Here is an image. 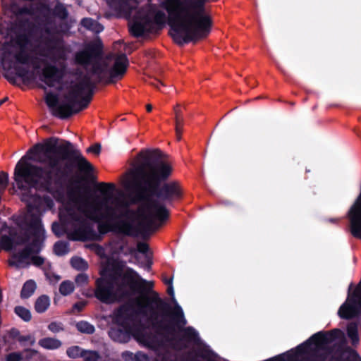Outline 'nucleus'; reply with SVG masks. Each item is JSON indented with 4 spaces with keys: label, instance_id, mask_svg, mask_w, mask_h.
Listing matches in <instances>:
<instances>
[{
    "label": "nucleus",
    "instance_id": "1",
    "mask_svg": "<svg viewBox=\"0 0 361 361\" xmlns=\"http://www.w3.org/2000/svg\"><path fill=\"white\" fill-rule=\"evenodd\" d=\"M72 147L71 142L51 139L44 145H36V160L47 164L44 169L33 166L20 160L17 164L14 178L18 188L28 186L51 192L60 173L68 168V152Z\"/></svg>",
    "mask_w": 361,
    "mask_h": 361
},
{
    "label": "nucleus",
    "instance_id": "2",
    "mask_svg": "<svg viewBox=\"0 0 361 361\" xmlns=\"http://www.w3.org/2000/svg\"><path fill=\"white\" fill-rule=\"evenodd\" d=\"M171 35L178 43L209 35L212 25L204 6L195 0H166Z\"/></svg>",
    "mask_w": 361,
    "mask_h": 361
},
{
    "label": "nucleus",
    "instance_id": "3",
    "mask_svg": "<svg viewBox=\"0 0 361 361\" xmlns=\"http://www.w3.org/2000/svg\"><path fill=\"white\" fill-rule=\"evenodd\" d=\"M114 185L111 183H101L99 190L103 195L99 204H89L84 199H78L75 202L78 212V222L85 225V220L90 219L99 223V228L102 232L115 231L128 233L129 226L121 222L119 218L125 214L129 202L123 196L112 197L111 192Z\"/></svg>",
    "mask_w": 361,
    "mask_h": 361
},
{
    "label": "nucleus",
    "instance_id": "4",
    "mask_svg": "<svg viewBox=\"0 0 361 361\" xmlns=\"http://www.w3.org/2000/svg\"><path fill=\"white\" fill-rule=\"evenodd\" d=\"M171 171V165L159 159L157 151L142 152L138 157L137 169L127 174L123 185L128 190H153Z\"/></svg>",
    "mask_w": 361,
    "mask_h": 361
},
{
    "label": "nucleus",
    "instance_id": "5",
    "mask_svg": "<svg viewBox=\"0 0 361 361\" xmlns=\"http://www.w3.org/2000/svg\"><path fill=\"white\" fill-rule=\"evenodd\" d=\"M90 86V81L87 78L77 80L72 82L67 87L64 102L58 104L57 97L52 94L47 95L46 102L51 109L54 114L62 118L68 116L73 113L78 112L87 106L88 102L82 105L80 108H75L79 99L84 94L89 92Z\"/></svg>",
    "mask_w": 361,
    "mask_h": 361
},
{
    "label": "nucleus",
    "instance_id": "6",
    "mask_svg": "<svg viewBox=\"0 0 361 361\" xmlns=\"http://www.w3.org/2000/svg\"><path fill=\"white\" fill-rule=\"evenodd\" d=\"M123 280L126 284L123 286L111 283L105 279L99 280L96 291L97 298L105 302H112L120 298L126 289L133 290L137 287L143 286L146 283L132 269L126 270Z\"/></svg>",
    "mask_w": 361,
    "mask_h": 361
},
{
    "label": "nucleus",
    "instance_id": "7",
    "mask_svg": "<svg viewBox=\"0 0 361 361\" xmlns=\"http://www.w3.org/2000/svg\"><path fill=\"white\" fill-rule=\"evenodd\" d=\"M28 211L25 215V221L29 224L31 229L35 232L36 243L34 245L33 252H37L44 238V230L39 221V214L47 207H51L52 202L50 200H42L39 197L27 200Z\"/></svg>",
    "mask_w": 361,
    "mask_h": 361
},
{
    "label": "nucleus",
    "instance_id": "8",
    "mask_svg": "<svg viewBox=\"0 0 361 361\" xmlns=\"http://www.w3.org/2000/svg\"><path fill=\"white\" fill-rule=\"evenodd\" d=\"M137 216L143 221L151 222L153 220L163 221L167 219L169 212L165 206L158 200L150 199L145 200L141 204Z\"/></svg>",
    "mask_w": 361,
    "mask_h": 361
},
{
    "label": "nucleus",
    "instance_id": "9",
    "mask_svg": "<svg viewBox=\"0 0 361 361\" xmlns=\"http://www.w3.org/2000/svg\"><path fill=\"white\" fill-rule=\"evenodd\" d=\"M127 65L128 60L126 55L121 54L114 59L111 67H109L104 62L94 69V73L98 75L99 78H107L109 82H112L124 75Z\"/></svg>",
    "mask_w": 361,
    "mask_h": 361
},
{
    "label": "nucleus",
    "instance_id": "10",
    "mask_svg": "<svg viewBox=\"0 0 361 361\" xmlns=\"http://www.w3.org/2000/svg\"><path fill=\"white\" fill-rule=\"evenodd\" d=\"M64 71L54 66L47 65L42 70L41 80L48 86L54 87L60 82L63 78Z\"/></svg>",
    "mask_w": 361,
    "mask_h": 361
},
{
    "label": "nucleus",
    "instance_id": "11",
    "mask_svg": "<svg viewBox=\"0 0 361 361\" xmlns=\"http://www.w3.org/2000/svg\"><path fill=\"white\" fill-rule=\"evenodd\" d=\"M30 260L36 266L42 265L44 261L42 257L33 255L32 250L30 249H26L21 253H15L13 261L11 264H15L16 267H21L23 264H29Z\"/></svg>",
    "mask_w": 361,
    "mask_h": 361
},
{
    "label": "nucleus",
    "instance_id": "12",
    "mask_svg": "<svg viewBox=\"0 0 361 361\" xmlns=\"http://www.w3.org/2000/svg\"><path fill=\"white\" fill-rule=\"evenodd\" d=\"M359 312L355 297L348 295L346 301L340 307L338 315L343 319H350L355 317Z\"/></svg>",
    "mask_w": 361,
    "mask_h": 361
},
{
    "label": "nucleus",
    "instance_id": "13",
    "mask_svg": "<svg viewBox=\"0 0 361 361\" xmlns=\"http://www.w3.org/2000/svg\"><path fill=\"white\" fill-rule=\"evenodd\" d=\"M181 194L180 187L175 183L164 185L159 190L157 198L159 200H169L179 197Z\"/></svg>",
    "mask_w": 361,
    "mask_h": 361
},
{
    "label": "nucleus",
    "instance_id": "14",
    "mask_svg": "<svg viewBox=\"0 0 361 361\" xmlns=\"http://www.w3.org/2000/svg\"><path fill=\"white\" fill-rule=\"evenodd\" d=\"M49 306L50 298L47 295H42L36 300L35 307L36 312L43 313L47 310Z\"/></svg>",
    "mask_w": 361,
    "mask_h": 361
},
{
    "label": "nucleus",
    "instance_id": "15",
    "mask_svg": "<svg viewBox=\"0 0 361 361\" xmlns=\"http://www.w3.org/2000/svg\"><path fill=\"white\" fill-rule=\"evenodd\" d=\"M39 345L48 350H54L61 345V342L54 338H44L39 341Z\"/></svg>",
    "mask_w": 361,
    "mask_h": 361
},
{
    "label": "nucleus",
    "instance_id": "16",
    "mask_svg": "<svg viewBox=\"0 0 361 361\" xmlns=\"http://www.w3.org/2000/svg\"><path fill=\"white\" fill-rule=\"evenodd\" d=\"M20 242L21 240L18 238H10L6 236L3 237L1 240L2 247L8 251L16 250L17 245Z\"/></svg>",
    "mask_w": 361,
    "mask_h": 361
},
{
    "label": "nucleus",
    "instance_id": "17",
    "mask_svg": "<svg viewBox=\"0 0 361 361\" xmlns=\"http://www.w3.org/2000/svg\"><path fill=\"white\" fill-rule=\"evenodd\" d=\"M75 159L80 171L88 172L92 169L90 163L80 152L76 154Z\"/></svg>",
    "mask_w": 361,
    "mask_h": 361
},
{
    "label": "nucleus",
    "instance_id": "18",
    "mask_svg": "<svg viewBox=\"0 0 361 361\" xmlns=\"http://www.w3.org/2000/svg\"><path fill=\"white\" fill-rule=\"evenodd\" d=\"M93 56V53L88 48L79 52L76 56V60L80 64H87L89 63Z\"/></svg>",
    "mask_w": 361,
    "mask_h": 361
},
{
    "label": "nucleus",
    "instance_id": "19",
    "mask_svg": "<svg viewBox=\"0 0 361 361\" xmlns=\"http://www.w3.org/2000/svg\"><path fill=\"white\" fill-rule=\"evenodd\" d=\"M137 307L144 313L147 314V311L149 308H151L152 301L145 295H142L138 297L136 301Z\"/></svg>",
    "mask_w": 361,
    "mask_h": 361
},
{
    "label": "nucleus",
    "instance_id": "20",
    "mask_svg": "<svg viewBox=\"0 0 361 361\" xmlns=\"http://www.w3.org/2000/svg\"><path fill=\"white\" fill-rule=\"evenodd\" d=\"M35 289L36 283L35 281L30 280L24 284L21 291V296L23 298H27L33 294Z\"/></svg>",
    "mask_w": 361,
    "mask_h": 361
},
{
    "label": "nucleus",
    "instance_id": "21",
    "mask_svg": "<svg viewBox=\"0 0 361 361\" xmlns=\"http://www.w3.org/2000/svg\"><path fill=\"white\" fill-rule=\"evenodd\" d=\"M74 290V283L71 281H64L60 284L59 286V292L64 296L71 294Z\"/></svg>",
    "mask_w": 361,
    "mask_h": 361
},
{
    "label": "nucleus",
    "instance_id": "22",
    "mask_svg": "<svg viewBox=\"0 0 361 361\" xmlns=\"http://www.w3.org/2000/svg\"><path fill=\"white\" fill-rule=\"evenodd\" d=\"M128 335V331H118L112 329L109 331V336L114 340L118 342H125Z\"/></svg>",
    "mask_w": 361,
    "mask_h": 361
},
{
    "label": "nucleus",
    "instance_id": "23",
    "mask_svg": "<svg viewBox=\"0 0 361 361\" xmlns=\"http://www.w3.org/2000/svg\"><path fill=\"white\" fill-rule=\"evenodd\" d=\"M82 24L84 27L89 30L99 32L102 30V27L94 20L90 18H85L82 20Z\"/></svg>",
    "mask_w": 361,
    "mask_h": 361
},
{
    "label": "nucleus",
    "instance_id": "24",
    "mask_svg": "<svg viewBox=\"0 0 361 361\" xmlns=\"http://www.w3.org/2000/svg\"><path fill=\"white\" fill-rule=\"evenodd\" d=\"M175 130L178 140H180L184 120L183 116H175Z\"/></svg>",
    "mask_w": 361,
    "mask_h": 361
},
{
    "label": "nucleus",
    "instance_id": "25",
    "mask_svg": "<svg viewBox=\"0 0 361 361\" xmlns=\"http://www.w3.org/2000/svg\"><path fill=\"white\" fill-rule=\"evenodd\" d=\"M71 264L76 269H85L87 268V263L79 257H73L71 259Z\"/></svg>",
    "mask_w": 361,
    "mask_h": 361
},
{
    "label": "nucleus",
    "instance_id": "26",
    "mask_svg": "<svg viewBox=\"0 0 361 361\" xmlns=\"http://www.w3.org/2000/svg\"><path fill=\"white\" fill-rule=\"evenodd\" d=\"M68 252V247L66 243L58 242L54 245V252L57 255H63Z\"/></svg>",
    "mask_w": 361,
    "mask_h": 361
},
{
    "label": "nucleus",
    "instance_id": "27",
    "mask_svg": "<svg viewBox=\"0 0 361 361\" xmlns=\"http://www.w3.org/2000/svg\"><path fill=\"white\" fill-rule=\"evenodd\" d=\"M15 312L23 320L29 321L31 319V314L30 311L23 307H16L15 308Z\"/></svg>",
    "mask_w": 361,
    "mask_h": 361
},
{
    "label": "nucleus",
    "instance_id": "28",
    "mask_svg": "<svg viewBox=\"0 0 361 361\" xmlns=\"http://www.w3.org/2000/svg\"><path fill=\"white\" fill-rule=\"evenodd\" d=\"M77 329L83 333L91 334L94 331V326L87 322H80L77 324Z\"/></svg>",
    "mask_w": 361,
    "mask_h": 361
},
{
    "label": "nucleus",
    "instance_id": "29",
    "mask_svg": "<svg viewBox=\"0 0 361 361\" xmlns=\"http://www.w3.org/2000/svg\"><path fill=\"white\" fill-rule=\"evenodd\" d=\"M145 30V27L137 20H136L131 26V30L136 36L142 35Z\"/></svg>",
    "mask_w": 361,
    "mask_h": 361
},
{
    "label": "nucleus",
    "instance_id": "30",
    "mask_svg": "<svg viewBox=\"0 0 361 361\" xmlns=\"http://www.w3.org/2000/svg\"><path fill=\"white\" fill-rule=\"evenodd\" d=\"M348 336L352 339L353 343L357 342L358 341L357 328L355 324H350L348 326Z\"/></svg>",
    "mask_w": 361,
    "mask_h": 361
},
{
    "label": "nucleus",
    "instance_id": "31",
    "mask_svg": "<svg viewBox=\"0 0 361 361\" xmlns=\"http://www.w3.org/2000/svg\"><path fill=\"white\" fill-rule=\"evenodd\" d=\"M68 355L71 358H77L82 356V350L78 346L71 347L67 350Z\"/></svg>",
    "mask_w": 361,
    "mask_h": 361
},
{
    "label": "nucleus",
    "instance_id": "32",
    "mask_svg": "<svg viewBox=\"0 0 361 361\" xmlns=\"http://www.w3.org/2000/svg\"><path fill=\"white\" fill-rule=\"evenodd\" d=\"M16 62L19 63H27L29 61V56L25 51H20L14 55Z\"/></svg>",
    "mask_w": 361,
    "mask_h": 361
},
{
    "label": "nucleus",
    "instance_id": "33",
    "mask_svg": "<svg viewBox=\"0 0 361 361\" xmlns=\"http://www.w3.org/2000/svg\"><path fill=\"white\" fill-rule=\"evenodd\" d=\"M102 264H106V267H104L102 270H101V274L102 275V277H106V276L109 275V274L113 271L114 269V266L110 264V263L108 262V260L106 259H102Z\"/></svg>",
    "mask_w": 361,
    "mask_h": 361
},
{
    "label": "nucleus",
    "instance_id": "34",
    "mask_svg": "<svg viewBox=\"0 0 361 361\" xmlns=\"http://www.w3.org/2000/svg\"><path fill=\"white\" fill-rule=\"evenodd\" d=\"M85 306V302H79L74 304L72 307L71 312L73 314H77L80 312Z\"/></svg>",
    "mask_w": 361,
    "mask_h": 361
},
{
    "label": "nucleus",
    "instance_id": "35",
    "mask_svg": "<svg viewBox=\"0 0 361 361\" xmlns=\"http://www.w3.org/2000/svg\"><path fill=\"white\" fill-rule=\"evenodd\" d=\"M88 280V277L87 275L81 274L76 276L75 278V283L78 286H82L85 283H87Z\"/></svg>",
    "mask_w": 361,
    "mask_h": 361
},
{
    "label": "nucleus",
    "instance_id": "36",
    "mask_svg": "<svg viewBox=\"0 0 361 361\" xmlns=\"http://www.w3.org/2000/svg\"><path fill=\"white\" fill-rule=\"evenodd\" d=\"M101 151V145L99 144H94V145L90 147L87 152L90 153L94 154L96 155H98L100 153Z\"/></svg>",
    "mask_w": 361,
    "mask_h": 361
},
{
    "label": "nucleus",
    "instance_id": "37",
    "mask_svg": "<svg viewBox=\"0 0 361 361\" xmlns=\"http://www.w3.org/2000/svg\"><path fill=\"white\" fill-rule=\"evenodd\" d=\"M22 360V356L20 353H13L9 354L7 356V361H20Z\"/></svg>",
    "mask_w": 361,
    "mask_h": 361
},
{
    "label": "nucleus",
    "instance_id": "38",
    "mask_svg": "<svg viewBox=\"0 0 361 361\" xmlns=\"http://www.w3.org/2000/svg\"><path fill=\"white\" fill-rule=\"evenodd\" d=\"M322 340H323L322 335L320 334H317L311 337V338L310 339V342L314 343L316 345H318L320 344V343Z\"/></svg>",
    "mask_w": 361,
    "mask_h": 361
},
{
    "label": "nucleus",
    "instance_id": "39",
    "mask_svg": "<svg viewBox=\"0 0 361 361\" xmlns=\"http://www.w3.org/2000/svg\"><path fill=\"white\" fill-rule=\"evenodd\" d=\"M49 329L53 332H57L61 329L60 324L52 322L49 325Z\"/></svg>",
    "mask_w": 361,
    "mask_h": 361
},
{
    "label": "nucleus",
    "instance_id": "40",
    "mask_svg": "<svg viewBox=\"0 0 361 361\" xmlns=\"http://www.w3.org/2000/svg\"><path fill=\"white\" fill-rule=\"evenodd\" d=\"M137 250L140 252L145 253L148 250V245L145 243H140L137 244Z\"/></svg>",
    "mask_w": 361,
    "mask_h": 361
},
{
    "label": "nucleus",
    "instance_id": "41",
    "mask_svg": "<svg viewBox=\"0 0 361 361\" xmlns=\"http://www.w3.org/2000/svg\"><path fill=\"white\" fill-rule=\"evenodd\" d=\"M8 181L7 174H2L0 176V185L6 187Z\"/></svg>",
    "mask_w": 361,
    "mask_h": 361
},
{
    "label": "nucleus",
    "instance_id": "42",
    "mask_svg": "<svg viewBox=\"0 0 361 361\" xmlns=\"http://www.w3.org/2000/svg\"><path fill=\"white\" fill-rule=\"evenodd\" d=\"M288 359V355H281V356L276 357L272 358V359H271L269 360H267V361H286Z\"/></svg>",
    "mask_w": 361,
    "mask_h": 361
},
{
    "label": "nucleus",
    "instance_id": "43",
    "mask_svg": "<svg viewBox=\"0 0 361 361\" xmlns=\"http://www.w3.org/2000/svg\"><path fill=\"white\" fill-rule=\"evenodd\" d=\"M84 356L85 357V359H93L95 360L97 358V355L95 353L93 352H88L86 353Z\"/></svg>",
    "mask_w": 361,
    "mask_h": 361
},
{
    "label": "nucleus",
    "instance_id": "44",
    "mask_svg": "<svg viewBox=\"0 0 361 361\" xmlns=\"http://www.w3.org/2000/svg\"><path fill=\"white\" fill-rule=\"evenodd\" d=\"M173 111H174L175 116H182L180 109V104H176L173 107Z\"/></svg>",
    "mask_w": 361,
    "mask_h": 361
},
{
    "label": "nucleus",
    "instance_id": "45",
    "mask_svg": "<svg viewBox=\"0 0 361 361\" xmlns=\"http://www.w3.org/2000/svg\"><path fill=\"white\" fill-rule=\"evenodd\" d=\"M26 340L29 342V343L30 345H33L35 343V338L32 336H27Z\"/></svg>",
    "mask_w": 361,
    "mask_h": 361
},
{
    "label": "nucleus",
    "instance_id": "46",
    "mask_svg": "<svg viewBox=\"0 0 361 361\" xmlns=\"http://www.w3.org/2000/svg\"><path fill=\"white\" fill-rule=\"evenodd\" d=\"M10 54H7L6 51L4 53V59H10Z\"/></svg>",
    "mask_w": 361,
    "mask_h": 361
},
{
    "label": "nucleus",
    "instance_id": "47",
    "mask_svg": "<svg viewBox=\"0 0 361 361\" xmlns=\"http://www.w3.org/2000/svg\"><path fill=\"white\" fill-rule=\"evenodd\" d=\"M169 293L170 295H173V288L171 286L169 288Z\"/></svg>",
    "mask_w": 361,
    "mask_h": 361
},
{
    "label": "nucleus",
    "instance_id": "48",
    "mask_svg": "<svg viewBox=\"0 0 361 361\" xmlns=\"http://www.w3.org/2000/svg\"><path fill=\"white\" fill-rule=\"evenodd\" d=\"M59 227V226L57 224H53V231L57 234L59 235V233L56 231V228H57Z\"/></svg>",
    "mask_w": 361,
    "mask_h": 361
},
{
    "label": "nucleus",
    "instance_id": "49",
    "mask_svg": "<svg viewBox=\"0 0 361 361\" xmlns=\"http://www.w3.org/2000/svg\"><path fill=\"white\" fill-rule=\"evenodd\" d=\"M146 109H147V110L148 111H152V106L151 104H147V105L146 106Z\"/></svg>",
    "mask_w": 361,
    "mask_h": 361
},
{
    "label": "nucleus",
    "instance_id": "50",
    "mask_svg": "<svg viewBox=\"0 0 361 361\" xmlns=\"http://www.w3.org/2000/svg\"><path fill=\"white\" fill-rule=\"evenodd\" d=\"M122 311H123V310H121L119 311V314H118V316L116 317V322H119V317H120V315L121 314V312H122Z\"/></svg>",
    "mask_w": 361,
    "mask_h": 361
},
{
    "label": "nucleus",
    "instance_id": "51",
    "mask_svg": "<svg viewBox=\"0 0 361 361\" xmlns=\"http://www.w3.org/2000/svg\"><path fill=\"white\" fill-rule=\"evenodd\" d=\"M208 361H215V357L214 356H212V357H209Z\"/></svg>",
    "mask_w": 361,
    "mask_h": 361
},
{
    "label": "nucleus",
    "instance_id": "52",
    "mask_svg": "<svg viewBox=\"0 0 361 361\" xmlns=\"http://www.w3.org/2000/svg\"><path fill=\"white\" fill-rule=\"evenodd\" d=\"M69 212V214L73 216V219H75V217L74 216V214L72 212Z\"/></svg>",
    "mask_w": 361,
    "mask_h": 361
},
{
    "label": "nucleus",
    "instance_id": "53",
    "mask_svg": "<svg viewBox=\"0 0 361 361\" xmlns=\"http://www.w3.org/2000/svg\"><path fill=\"white\" fill-rule=\"evenodd\" d=\"M152 85H154V86H155L156 87H157V88H158V85H157V83H152Z\"/></svg>",
    "mask_w": 361,
    "mask_h": 361
},
{
    "label": "nucleus",
    "instance_id": "54",
    "mask_svg": "<svg viewBox=\"0 0 361 361\" xmlns=\"http://www.w3.org/2000/svg\"><path fill=\"white\" fill-rule=\"evenodd\" d=\"M178 312H180L181 315H183V311L180 310V308H178Z\"/></svg>",
    "mask_w": 361,
    "mask_h": 361
},
{
    "label": "nucleus",
    "instance_id": "55",
    "mask_svg": "<svg viewBox=\"0 0 361 361\" xmlns=\"http://www.w3.org/2000/svg\"><path fill=\"white\" fill-rule=\"evenodd\" d=\"M360 306L361 307V298H360Z\"/></svg>",
    "mask_w": 361,
    "mask_h": 361
}]
</instances>
